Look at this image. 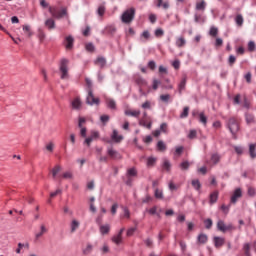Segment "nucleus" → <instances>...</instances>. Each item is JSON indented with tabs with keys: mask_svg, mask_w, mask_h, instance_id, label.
Instances as JSON below:
<instances>
[{
	"mask_svg": "<svg viewBox=\"0 0 256 256\" xmlns=\"http://www.w3.org/2000/svg\"><path fill=\"white\" fill-rule=\"evenodd\" d=\"M226 127L232 134L233 139H237V133H239V123L237 122V119L234 117L230 118L226 123Z\"/></svg>",
	"mask_w": 256,
	"mask_h": 256,
	"instance_id": "f257e3e1",
	"label": "nucleus"
},
{
	"mask_svg": "<svg viewBox=\"0 0 256 256\" xmlns=\"http://www.w3.org/2000/svg\"><path fill=\"white\" fill-rule=\"evenodd\" d=\"M133 19H135V8H129L121 15V21L126 25H129V23H133Z\"/></svg>",
	"mask_w": 256,
	"mask_h": 256,
	"instance_id": "f03ea898",
	"label": "nucleus"
},
{
	"mask_svg": "<svg viewBox=\"0 0 256 256\" xmlns=\"http://www.w3.org/2000/svg\"><path fill=\"white\" fill-rule=\"evenodd\" d=\"M69 60L67 58H62L60 60V72H61V79H69Z\"/></svg>",
	"mask_w": 256,
	"mask_h": 256,
	"instance_id": "7ed1b4c3",
	"label": "nucleus"
},
{
	"mask_svg": "<svg viewBox=\"0 0 256 256\" xmlns=\"http://www.w3.org/2000/svg\"><path fill=\"white\" fill-rule=\"evenodd\" d=\"M49 13L55 19H63V17H67V8H62L61 11H58L57 8L49 7Z\"/></svg>",
	"mask_w": 256,
	"mask_h": 256,
	"instance_id": "20e7f679",
	"label": "nucleus"
},
{
	"mask_svg": "<svg viewBox=\"0 0 256 256\" xmlns=\"http://www.w3.org/2000/svg\"><path fill=\"white\" fill-rule=\"evenodd\" d=\"M217 229L222 233H227V231H233V224L226 225V223L223 220H219L217 222Z\"/></svg>",
	"mask_w": 256,
	"mask_h": 256,
	"instance_id": "39448f33",
	"label": "nucleus"
},
{
	"mask_svg": "<svg viewBox=\"0 0 256 256\" xmlns=\"http://www.w3.org/2000/svg\"><path fill=\"white\" fill-rule=\"evenodd\" d=\"M241 197H243V191L241 190V188H236L230 198V203L235 205V203H237V201H239Z\"/></svg>",
	"mask_w": 256,
	"mask_h": 256,
	"instance_id": "423d86ee",
	"label": "nucleus"
},
{
	"mask_svg": "<svg viewBox=\"0 0 256 256\" xmlns=\"http://www.w3.org/2000/svg\"><path fill=\"white\" fill-rule=\"evenodd\" d=\"M86 103L87 105H99V98H95V96L93 95V90H88Z\"/></svg>",
	"mask_w": 256,
	"mask_h": 256,
	"instance_id": "0eeeda50",
	"label": "nucleus"
},
{
	"mask_svg": "<svg viewBox=\"0 0 256 256\" xmlns=\"http://www.w3.org/2000/svg\"><path fill=\"white\" fill-rule=\"evenodd\" d=\"M245 122L248 127H253V125H256V117L253 113L246 112L244 114Z\"/></svg>",
	"mask_w": 256,
	"mask_h": 256,
	"instance_id": "6e6552de",
	"label": "nucleus"
},
{
	"mask_svg": "<svg viewBox=\"0 0 256 256\" xmlns=\"http://www.w3.org/2000/svg\"><path fill=\"white\" fill-rule=\"evenodd\" d=\"M107 154L109 155L110 159H114L116 161L122 159L121 154L117 150L113 149V147L107 148Z\"/></svg>",
	"mask_w": 256,
	"mask_h": 256,
	"instance_id": "1a4fd4ad",
	"label": "nucleus"
},
{
	"mask_svg": "<svg viewBox=\"0 0 256 256\" xmlns=\"http://www.w3.org/2000/svg\"><path fill=\"white\" fill-rule=\"evenodd\" d=\"M95 139H99V132L98 131H92L91 135L85 139L84 143L90 147L91 143H93V141H95Z\"/></svg>",
	"mask_w": 256,
	"mask_h": 256,
	"instance_id": "9d476101",
	"label": "nucleus"
},
{
	"mask_svg": "<svg viewBox=\"0 0 256 256\" xmlns=\"http://www.w3.org/2000/svg\"><path fill=\"white\" fill-rule=\"evenodd\" d=\"M71 107H72V109H74L75 111L81 110V107H82L81 98H79V97L75 98V99L71 102Z\"/></svg>",
	"mask_w": 256,
	"mask_h": 256,
	"instance_id": "9b49d317",
	"label": "nucleus"
},
{
	"mask_svg": "<svg viewBox=\"0 0 256 256\" xmlns=\"http://www.w3.org/2000/svg\"><path fill=\"white\" fill-rule=\"evenodd\" d=\"M187 85V76H184L178 85V93L179 95H183V91H185V86Z\"/></svg>",
	"mask_w": 256,
	"mask_h": 256,
	"instance_id": "f8f14e48",
	"label": "nucleus"
},
{
	"mask_svg": "<svg viewBox=\"0 0 256 256\" xmlns=\"http://www.w3.org/2000/svg\"><path fill=\"white\" fill-rule=\"evenodd\" d=\"M73 43H75V39L73 38V36H67L65 38V48L68 50L73 49Z\"/></svg>",
	"mask_w": 256,
	"mask_h": 256,
	"instance_id": "ddd939ff",
	"label": "nucleus"
},
{
	"mask_svg": "<svg viewBox=\"0 0 256 256\" xmlns=\"http://www.w3.org/2000/svg\"><path fill=\"white\" fill-rule=\"evenodd\" d=\"M111 139L115 143H121V141H123V136L119 135V132L117 130H113V133L111 135Z\"/></svg>",
	"mask_w": 256,
	"mask_h": 256,
	"instance_id": "4468645a",
	"label": "nucleus"
},
{
	"mask_svg": "<svg viewBox=\"0 0 256 256\" xmlns=\"http://www.w3.org/2000/svg\"><path fill=\"white\" fill-rule=\"evenodd\" d=\"M106 106L108 107V109H112L113 111H115V109H117V102H115L113 98H107Z\"/></svg>",
	"mask_w": 256,
	"mask_h": 256,
	"instance_id": "2eb2a0df",
	"label": "nucleus"
},
{
	"mask_svg": "<svg viewBox=\"0 0 256 256\" xmlns=\"http://www.w3.org/2000/svg\"><path fill=\"white\" fill-rule=\"evenodd\" d=\"M124 115L127 117H139L141 115L140 110H125Z\"/></svg>",
	"mask_w": 256,
	"mask_h": 256,
	"instance_id": "dca6fc26",
	"label": "nucleus"
},
{
	"mask_svg": "<svg viewBox=\"0 0 256 256\" xmlns=\"http://www.w3.org/2000/svg\"><path fill=\"white\" fill-rule=\"evenodd\" d=\"M99 231H100L101 235H107V233H109V231H111V225H109V224L100 225Z\"/></svg>",
	"mask_w": 256,
	"mask_h": 256,
	"instance_id": "f3484780",
	"label": "nucleus"
},
{
	"mask_svg": "<svg viewBox=\"0 0 256 256\" xmlns=\"http://www.w3.org/2000/svg\"><path fill=\"white\" fill-rule=\"evenodd\" d=\"M135 83H137V85H139V87H145V85H147V80H145L140 75H136L135 76Z\"/></svg>",
	"mask_w": 256,
	"mask_h": 256,
	"instance_id": "a211bd4d",
	"label": "nucleus"
},
{
	"mask_svg": "<svg viewBox=\"0 0 256 256\" xmlns=\"http://www.w3.org/2000/svg\"><path fill=\"white\" fill-rule=\"evenodd\" d=\"M197 241L200 245H205V243H207V241H209V237H207L206 234H199L197 237Z\"/></svg>",
	"mask_w": 256,
	"mask_h": 256,
	"instance_id": "6ab92c4d",
	"label": "nucleus"
},
{
	"mask_svg": "<svg viewBox=\"0 0 256 256\" xmlns=\"http://www.w3.org/2000/svg\"><path fill=\"white\" fill-rule=\"evenodd\" d=\"M225 244V238H221V237H214V245L215 247L219 248V247H223V245Z\"/></svg>",
	"mask_w": 256,
	"mask_h": 256,
	"instance_id": "aec40b11",
	"label": "nucleus"
},
{
	"mask_svg": "<svg viewBox=\"0 0 256 256\" xmlns=\"http://www.w3.org/2000/svg\"><path fill=\"white\" fill-rule=\"evenodd\" d=\"M218 199H219V192L218 191L212 192L210 194V200H209L210 205H214V203L218 201Z\"/></svg>",
	"mask_w": 256,
	"mask_h": 256,
	"instance_id": "412c9836",
	"label": "nucleus"
},
{
	"mask_svg": "<svg viewBox=\"0 0 256 256\" xmlns=\"http://www.w3.org/2000/svg\"><path fill=\"white\" fill-rule=\"evenodd\" d=\"M79 225H81V223H79V221L72 220V222L70 224L71 233H75L79 229Z\"/></svg>",
	"mask_w": 256,
	"mask_h": 256,
	"instance_id": "4be33fe9",
	"label": "nucleus"
},
{
	"mask_svg": "<svg viewBox=\"0 0 256 256\" xmlns=\"http://www.w3.org/2000/svg\"><path fill=\"white\" fill-rule=\"evenodd\" d=\"M235 23L237 27H243V23H245V19H243V15L237 14L235 17Z\"/></svg>",
	"mask_w": 256,
	"mask_h": 256,
	"instance_id": "5701e85b",
	"label": "nucleus"
},
{
	"mask_svg": "<svg viewBox=\"0 0 256 256\" xmlns=\"http://www.w3.org/2000/svg\"><path fill=\"white\" fill-rule=\"evenodd\" d=\"M112 242L115 243V245H121L123 243V236L120 234H116L112 237Z\"/></svg>",
	"mask_w": 256,
	"mask_h": 256,
	"instance_id": "b1692460",
	"label": "nucleus"
},
{
	"mask_svg": "<svg viewBox=\"0 0 256 256\" xmlns=\"http://www.w3.org/2000/svg\"><path fill=\"white\" fill-rule=\"evenodd\" d=\"M22 31H23V35L24 37H31V26L29 25H23L22 26Z\"/></svg>",
	"mask_w": 256,
	"mask_h": 256,
	"instance_id": "393cba45",
	"label": "nucleus"
},
{
	"mask_svg": "<svg viewBox=\"0 0 256 256\" xmlns=\"http://www.w3.org/2000/svg\"><path fill=\"white\" fill-rule=\"evenodd\" d=\"M206 7L207 3L205 2V0L196 3V11H205Z\"/></svg>",
	"mask_w": 256,
	"mask_h": 256,
	"instance_id": "a878e982",
	"label": "nucleus"
},
{
	"mask_svg": "<svg viewBox=\"0 0 256 256\" xmlns=\"http://www.w3.org/2000/svg\"><path fill=\"white\" fill-rule=\"evenodd\" d=\"M186 44H187V40H185V39L183 38V36L178 37V38L176 39V47H179V48L185 47Z\"/></svg>",
	"mask_w": 256,
	"mask_h": 256,
	"instance_id": "bb28decb",
	"label": "nucleus"
},
{
	"mask_svg": "<svg viewBox=\"0 0 256 256\" xmlns=\"http://www.w3.org/2000/svg\"><path fill=\"white\" fill-rule=\"evenodd\" d=\"M45 233H47V228L45 227V225L42 224L40 226V232L36 233L35 235V239H40V237H43Z\"/></svg>",
	"mask_w": 256,
	"mask_h": 256,
	"instance_id": "cd10ccee",
	"label": "nucleus"
},
{
	"mask_svg": "<svg viewBox=\"0 0 256 256\" xmlns=\"http://www.w3.org/2000/svg\"><path fill=\"white\" fill-rule=\"evenodd\" d=\"M162 169H165V171H171V162L169 159L164 158L162 163Z\"/></svg>",
	"mask_w": 256,
	"mask_h": 256,
	"instance_id": "c85d7f7f",
	"label": "nucleus"
},
{
	"mask_svg": "<svg viewBox=\"0 0 256 256\" xmlns=\"http://www.w3.org/2000/svg\"><path fill=\"white\" fill-rule=\"evenodd\" d=\"M95 64L100 65L101 69H103V67H105V65H107V60L105 59V57H98L95 61Z\"/></svg>",
	"mask_w": 256,
	"mask_h": 256,
	"instance_id": "c756f323",
	"label": "nucleus"
},
{
	"mask_svg": "<svg viewBox=\"0 0 256 256\" xmlns=\"http://www.w3.org/2000/svg\"><path fill=\"white\" fill-rule=\"evenodd\" d=\"M45 26L47 27V29L51 30V29H55V20H53V18L47 19L45 21Z\"/></svg>",
	"mask_w": 256,
	"mask_h": 256,
	"instance_id": "7c9ffc66",
	"label": "nucleus"
},
{
	"mask_svg": "<svg viewBox=\"0 0 256 256\" xmlns=\"http://www.w3.org/2000/svg\"><path fill=\"white\" fill-rule=\"evenodd\" d=\"M211 161L213 163V165H217V163H219L221 161V155L214 153L211 155Z\"/></svg>",
	"mask_w": 256,
	"mask_h": 256,
	"instance_id": "2f4dec72",
	"label": "nucleus"
},
{
	"mask_svg": "<svg viewBox=\"0 0 256 256\" xmlns=\"http://www.w3.org/2000/svg\"><path fill=\"white\" fill-rule=\"evenodd\" d=\"M256 145L255 144H250L249 145V153H250V157L251 159H255L256 157Z\"/></svg>",
	"mask_w": 256,
	"mask_h": 256,
	"instance_id": "473e14b6",
	"label": "nucleus"
},
{
	"mask_svg": "<svg viewBox=\"0 0 256 256\" xmlns=\"http://www.w3.org/2000/svg\"><path fill=\"white\" fill-rule=\"evenodd\" d=\"M199 115V121L204 125V127H207V116H205V112H201Z\"/></svg>",
	"mask_w": 256,
	"mask_h": 256,
	"instance_id": "72a5a7b5",
	"label": "nucleus"
},
{
	"mask_svg": "<svg viewBox=\"0 0 256 256\" xmlns=\"http://www.w3.org/2000/svg\"><path fill=\"white\" fill-rule=\"evenodd\" d=\"M156 7H163V9H169V1L163 2V0H157Z\"/></svg>",
	"mask_w": 256,
	"mask_h": 256,
	"instance_id": "f704fd0d",
	"label": "nucleus"
},
{
	"mask_svg": "<svg viewBox=\"0 0 256 256\" xmlns=\"http://www.w3.org/2000/svg\"><path fill=\"white\" fill-rule=\"evenodd\" d=\"M158 151H167V145L162 140H159L157 143Z\"/></svg>",
	"mask_w": 256,
	"mask_h": 256,
	"instance_id": "c9c22d12",
	"label": "nucleus"
},
{
	"mask_svg": "<svg viewBox=\"0 0 256 256\" xmlns=\"http://www.w3.org/2000/svg\"><path fill=\"white\" fill-rule=\"evenodd\" d=\"M192 187L196 191H200L201 190V182L199 181V179L192 180Z\"/></svg>",
	"mask_w": 256,
	"mask_h": 256,
	"instance_id": "e433bc0d",
	"label": "nucleus"
},
{
	"mask_svg": "<svg viewBox=\"0 0 256 256\" xmlns=\"http://www.w3.org/2000/svg\"><path fill=\"white\" fill-rule=\"evenodd\" d=\"M154 196L156 199H163V190H160L159 188H155L154 190Z\"/></svg>",
	"mask_w": 256,
	"mask_h": 256,
	"instance_id": "4c0bfd02",
	"label": "nucleus"
},
{
	"mask_svg": "<svg viewBox=\"0 0 256 256\" xmlns=\"http://www.w3.org/2000/svg\"><path fill=\"white\" fill-rule=\"evenodd\" d=\"M127 177H137V169L135 167L127 170Z\"/></svg>",
	"mask_w": 256,
	"mask_h": 256,
	"instance_id": "58836bf2",
	"label": "nucleus"
},
{
	"mask_svg": "<svg viewBox=\"0 0 256 256\" xmlns=\"http://www.w3.org/2000/svg\"><path fill=\"white\" fill-rule=\"evenodd\" d=\"M189 167H191V163H189V161H184V162L180 163V169L182 171H187V169H189Z\"/></svg>",
	"mask_w": 256,
	"mask_h": 256,
	"instance_id": "ea45409f",
	"label": "nucleus"
},
{
	"mask_svg": "<svg viewBox=\"0 0 256 256\" xmlns=\"http://www.w3.org/2000/svg\"><path fill=\"white\" fill-rule=\"evenodd\" d=\"M106 31L110 33V35H115L117 28L114 25H110L106 27Z\"/></svg>",
	"mask_w": 256,
	"mask_h": 256,
	"instance_id": "a19ab883",
	"label": "nucleus"
},
{
	"mask_svg": "<svg viewBox=\"0 0 256 256\" xmlns=\"http://www.w3.org/2000/svg\"><path fill=\"white\" fill-rule=\"evenodd\" d=\"M186 117H189V107H184L183 112L180 114L181 119H186Z\"/></svg>",
	"mask_w": 256,
	"mask_h": 256,
	"instance_id": "79ce46f5",
	"label": "nucleus"
},
{
	"mask_svg": "<svg viewBox=\"0 0 256 256\" xmlns=\"http://www.w3.org/2000/svg\"><path fill=\"white\" fill-rule=\"evenodd\" d=\"M194 21L195 23H205V17L195 14Z\"/></svg>",
	"mask_w": 256,
	"mask_h": 256,
	"instance_id": "37998d69",
	"label": "nucleus"
},
{
	"mask_svg": "<svg viewBox=\"0 0 256 256\" xmlns=\"http://www.w3.org/2000/svg\"><path fill=\"white\" fill-rule=\"evenodd\" d=\"M156 161H157V158H155V157H149V158L147 159V165H148V167H153V165H155Z\"/></svg>",
	"mask_w": 256,
	"mask_h": 256,
	"instance_id": "c03bdc74",
	"label": "nucleus"
},
{
	"mask_svg": "<svg viewBox=\"0 0 256 256\" xmlns=\"http://www.w3.org/2000/svg\"><path fill=\"white\" fill-rule=\"evenodd\" d=\"M204 225L206 229H211V227H213V220H211V218L204 220Z\"/></svg>",
	"mask_w": 256,
	"mask_h": 256,
	"instance_id": "a18cd8bd",
	"label": "nucleus"
},
{
	"mask_svg": "<svg viewBox=\"0 0 256 256\" xmlns=\"http://www.w3.org/2000/svg\"><path fill=\"white\" fill-rule=\"evenodd\" d=\"M61 171V166L57 165L52 169V176L55 179L57 177V174Z\"/></svg>",
	"mask_w": 256,
	"mask_h": 256,
	"instance_id": "49530a36",
	"label": "nucleus"
},
{
	"mask_svg": "<svg viewBox=\"0 0 256 256\" xmlns=\"http://www.w3.org/2000/svg\"><path fill=\"white\" fill-rule=\"evenodd\" d=\"M209 33L211 37H217V34L219 33V29H217V27H211Z\"/></svg>",
	"mask_w": 256,
	"mask_h": 256,
	"instance_id": "de8ad7c7",
	"label": "nucleus"
},
{
	"mask_svg": "<svg viewBox=\"0 0 256 256\" xmlns=\"http://www.w3.org/2000/svg\"><path fill=\"white\" fill-rule=\"evenodd\" d=\"M160 84H161L160 80L154 79L152 84V89H154V91H157V89H159Z\"/></svg>",
	"mask_w": 256,
	"mask_h": 256,
	"instance_id": "09e8293b",
	"label": "nucleus"
},
{
	"mask_svg": "<svg viewBox=\"0 0 256 256\" xmlns=\"http://www.w3.org/2000/svg\"><path fill=\"white\" fill-rule=\"evenodd\" d=\"M167 129H168V125H167V123H162L161 125H160V128H159V130H160V132L161 133H168V131H167Z\"/></svg>",
	"mask_w": 256,
	"mask_h": 256,
	"instance_id": "8fccbe9b",
	"label": "nucleus"
},
{
	"mask_svg": "<svg viewBox=\"0 0 256 256\" xmlns=\"http://www.w3.org/2000/svg\"><path fill=\"white\" fill-rule=\"evenodd\" d=\"M255 42L254 41H249L248 42V51H250V53H253V51H255Z\"/></svg>",
	"mask_w": 256,
	"mask_h": 256,
	"instance_id": "3c124183",
	"label": "nucleus"
},
{
	"mask_svg": "<svg viewBox=\"0 0 256 256\" xmlns=\"http://www.w3.org/2000/svg\"><path fill=\"white\" fill-rule=\"evenodd\" d=\"M97 14L99 17H103L105 15V6L101 5L98 7Z\"/></svg>",
	"mask_w": 256,
	"mask_h": 256,
	"instance_id": "603ef678",
	"label": "nucleus"
},
{
	"mask_svg": "<svg viewBox=\"0 0 256 256\" xmlns=\"http://www.w3.org/2000/svg\"><path fill=\"white\" fill-rule=\"evenodd\" d=\"M139 124H140L142 127H146V129H151V127H152V125H153V123H151V122L147 123V122H145V120L140 121Z\"/></svg>",
	"mask_w": 256,
	"mask_h": 256,
	"instance_id": "864d4df0",
	"label": "nucleus"
},
{
	"mask_svg": "<svg viewBox=\"0 0 256 256\" xmlns=\"http://www.w3.org/2000/svg\"><path fill=\"white\" fill-rule=\"evenodd\" d=\"M161 101L164 103H169V99H171V95L169 94H163L160 96Z\"/></svg>",
	"mask_w": 256,
	"mask_h": 256,
	"instance_id": "5fc2aeb1",
	"label": "nucleus"
},
{
	"mask_svg": "<svg viewBox=\"0 0 256 256\" xmlns=\"http://www.w3.org/2000/svg\"><path fill=\"white\" fill-rule=\"evenodd\" d=\"M234 105H241V94H237L233 99Z\"/></svg>",
	"mask_w": 256,
	"mask_h": 256,
	"instance_id": "6e6d98bb",
	"label": "nucleus"
},
{
	"mask_svg": "<svg viewBox=\"0 0 256 256\" xmlns=\"http://www.w3.org/2000/svg\"><path fill=\"white\" fill-rule=\"evenodd\" d=\"M55 149V144L53 142H49L46 145V150L49 151L50 153H53V150Z\"/></svg>",
	"mask_w": 256,
	"mask_h": 256,
	"instance_id": "4d7b16f0",
	"label": "nucleus"
},
{
	"mask_svg": "<svg viewBox=\"0 0 256 256\" xmlns=\"http://www.w3.org/2000/svg\"><path fill=\"white\" fill-rule=\"evenodd\" d=\"M148 213H149L150 215H157L158 217H160V215L157 213V206H154V207L150 208V209L148 210Z\"/></svg>",
	"mask_w": 256,
	"mask_h": 256,
	"instance_id": "13d9d810",
	"label": "nucleus"
},
{
	"mask_svg": "<svg viewBox=\"0 0 256 256\" xmlns=\"http://www.w3.org/2000/svg\"><path fill=\"white\" fill-rule=\"evenodd\" d=\"M86 51L93 53V51H95V45H93V43L86 44Z\"/></svg>",
	"mask_w": 256,
	"mask_h": 256,
	"instance_id": "bf43d9fd",
	"label": "nucleus"
},
{
	"mask_svg": "<svg viewBox=\"0 0 256 256\" xmlns=\"http://www.w3.org/2000/svg\"><path fill=\"white\" fill-rule=\"evenodd\" d=\"M168 189H169L170 191H177V185H175V183H173V181H170V182L168 183Z\"/></svg>",
	"mask_w": 256,
	"mask_h": 256,
	"instance_id": "052dcab7",
	"label": "nucleus"
},
{
	"mask_svg": "<svg viewBox=\"0 0 256 256\" xmlns=\"http://www.w3.org/2000/svg\"><path fill=\"white\" fill-rule=\"evenodd\" d=\"M135 231H137V227L129 228L126 232L127 237H131Z\"/></svg>",
	"mask_w": 256,
	"mask_h": 256,
	"instance_id": "680f3d73",
	"label": "nucleus"
},
{
	"mask_svg": "<svg viewBox=\"0 0 256 256\" xmlns=\"http://www.w3.org/2000/svg\"><path fill=\"white\" fill-rule=\"evenodd\" d=\"M195 137H197V130H190L188 139H195Z\"/></svg>",
	"mask_w": 256,
	"mask_h": 256,
	"instance_id": "e2e57ef3",
	"label": "nucleus"
},
{
	"mask_svg": "<svg viewBox=\"0 0 256 256\" xmlns=\"http://www.w3.org/2000/svg\"><path fill=\"white\" fill-rule=\"evenodd\" d=\"M148 67L149 69H151L152 71H155L157 64L155 63V61L151 60L148 62Z\"/></svg>",
	"mask_w": 256,
	"mask_h": 256,
	"instance_id": "0e129e2a",
	"label": "nucleus"
},
{
	"mask_svg": "<svg viewBox=\"0 0 256 256\" xmlns=\"http://www.w3.org/2000/svg\"><path fill=\"white\" fill-rule=\"evenodd\" d=\"M256 191L253 187H248V195L249 197H255Z\"/></svg>",
	"mask_w": 256,
	"mask_h": 256,
	"instance_id": "69168bd1",
	"label": "nucleus"
},
{
	"mask_svg": "<svg viewBox=\"0 0 256 256\" xmlns=\"http://www.w3.org/2000/svg\"><path fill=\"white\" fill-rule=\"evenodd\" d=\"M142 109H151V102L150 101H145L142 104Z\"/></svg>",
	"mask_w": 256,
	"mask_h": 256,
	"instance_id": "338daca9",
	"label": "nucleus"
},
{
	"mask_svg": "<svg viewBox=\"0 0 256 256\" xmlns=\"http://www.w3.org/2000/svg\"><path fill=\"white\" fill-rule=\"evenodd\" d=\"M183 146H178L175 149V155H181L183 153Z\"/></svg>",
	"mask_w": 256,
	"mask_h": 256,
	"instance_id": "774afa93",
	"label": "nucleus"
}]
</instances>
